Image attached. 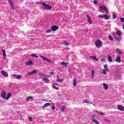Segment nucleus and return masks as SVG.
<instances>
[{
    "label": "nucleus",
    "mask_w": 124,
    "mask_h": 124,
    "mask_svg": "<svg viewBox=\"0 0 124 124\" xmlns=\"http://www.w3.org/2000/svg\"><path fill=\"white\" fill-rule=\"evenodd\" d=\"M40 4L44 5V9H45L46 10H51V9H52V6L49 4H46V3L43 2H41Z\"/></svg>",
    "instance_id": "1"
},
{
    "label": "nucleus",
    "mask_w": 124,
    "mask_h": 124,
    "mask_svg": "<svg viewBox=\"0 0 124 124\" xmlns=\"http://www.w3.org/2000/svg\"><path fill=\"white\" fill-rule=\"evenodd\" d=\"M100 11L102 12V13H106V14H107L108 12V9L106 6H102L100 7Z\"/></svg>",
    "instance_id": "2"
},
{
    "label": "nucleus",
    "mask_w": 124,
    "mask_h": 124,
    "mask_svg": "<svg viewBox=\"0 0 124 124\" xmlns=\"http://www.w3.org/2000/svg\"><path fill=\"white\" fill-rule=\"evenodd\" d=\"M104 68L102 70L101 73L104 75H107V71H109V69L108 68V65L105 64L104 65Z\"/></svg>",
    "instance_id": "3"
},
{
    "label": "nucleus",
    "mask_w": 124,
    "mask_h": 124,
    "mask_svg": "<svg viewBox=\"0 0 124 124\" xmlns=\"http://www.w3.org/2000/svg\"><path fill=\"white\" fill-rule=\"evenodd\" d=\"M95 44L97 48H100L102 46V42L98 40L95 42Z\"/></svg>",
    "instance_id": "4"
},
{
    "label": "nucleus",
    "mask_w": 124,
    "mask_h": 124,
    "mask_svg": "<svg viewBox=\"0 0 124 124\" xmlns=\"http://www.w3.org/2000/svg\"><path fill=\"white\" fill-rule=\"evenodd\" d=\"M13 77H14L16 79H17V80H20V79H22L23 78L21 75H16L15 74H13Z\"/></svg>",
    "instance_id": "5"
},
{
    "label": "nucleus",
    "mask_w": 124,
    "mask_h": 124,
    "mask_svg": "<svg viewBox=\"0 0 124 124\" xmlns=\"http://www.w3.org/2000/svg\"><path fill=\"white\" fill-rule=\"evenodd\" d=\"M1 74H2L4 77H8V73L5 71H1Z\"/></svg>",
    "instance_id": "6"
},
{
    "label": "nucleus",
    "mask_w": 124,
    "mask_h": 124,
    "mask_svg": "<svg viewBox=\"0 0 124 124\" xmlns=\"http://www.w3.org/2000/svg\"><path fill=\"white\" fill-rule=\"evenodd\" d=\"M87 21L88 22V24L89 25H92V18H91L90 16H89V15H87Z\"/></svg>",
    "instance_id": "7"
},
{
    "label": "nucleus",
    "mask_w": 124,
    "mask_h": 124,
    "mask_svg": "<svg viewBox=\"0 0 124 124\" xmlns=\"http://www.w3.org/2000/svg\"><path fill=\"white\" fill-rule=\"evenodd\" d=\"M117 108L120 111H124V107L123 106V105H118L117 106Z\"/></svg>",
    "instance_id": "8"
},
{
    "label": "nucleus",
    "mask_w": 124,
    "mask_h": 124,
    "mask_svg": "<svg viewBox=\"0 0 124 124\" xmlns=\"http://www.w3.org/2000/svg\"><path fill=\"white\" fill-rule=\"evenodd\" d=\"M59 30V27L57 26H53L51 27V31H56Z\"/></svg>",
    "instance_id": "9"
},
{
    "label": "nucleus",
    "mask_w": 124,
    "mask_h": 124,
    "mask_svg": "<svg viewBox=\"0 0 124 124\" xmlns=\"http://www.w3.org/2000/svg\"><path fill=\"white\" fill-rule=\"evenodd\" d=\"M9 3L12 9H15V8L14 7V3H13L11 0H9Z\"/></svg>",
    "instance_id": "10"
},
{
    "label": "nucleus",
    "mask_w": 124,
    "mask_h": 124,
    "mask_svg": "<svg viewBox=\"0 0 124 124\" xmlns=\"http://www.w3.org/2000/svg\"><path fill=\"white\" fill-rule=\"evenodd\" d=\"M40 56L42 58V59H43V61H46V62H49L50 63L52 62L50 60V59H48L47 58L44 57L42 56Z\"/></svg>",
    "instance_id": "11"
},
{
    "label": "nucleus",
    "mask_w": 124,
    "mask_h": 124,
    "mask_svg": "<svg viewBox=\"0 0 124 124\" xmlns=\"http://www.w3.org/2000/svg\"><path fill=\"white\" fill-rule=\"evenodd\" d=\"M26 65L30 66V65H32L33 64V62L31 60L29 61V62H25Z\"/></svg>",
    "instance_id": "12"
},
{
    "label": "nucleus",
    "mask_w": 124,
    "mask_h": 124,
    "mask_svg": "<svg viewBox=\"0 0 124 124\" xmlns=\"http://www.w3.org/2000/svg\"><path fill=\"white\" fill-rule=\"evenodd\" d=\"M1 96L4 99H6V92H2L1 94Z\"/></svg>",
    "instance_id": "13"
},
{
    "label": "nucleus",
    "mask_w": 124,
    "mask_h": 124,
    "mask_svg": "<svg viewBox=\"0 0 124 124\" xmlns=\"http://www.w3.org/2000/svg\"><path fill=\"white\" fill-rule=\"evenodd\" d=\"M103 87L104 89V90H105L106 91H107V90H108V85H107V84L105 83H104L103 84Z\"/></svg>",
    "instance_id": "14"
},
{
    "label": "nucleus",
    "mask_w": 124,
    "mask_h": 124,
    "mask_svg": "<svg viewBox=\"0 0 124 124\" xmlns=\"http://www.w3.org/2000/svg\"><path fill=\"white\" fill-rule=\"evenodd\" d=\"M2 52H3V59L4 60H5L6 59V54L5 53V50L4 49H1Z\"/></svg>",
    "instance_id": "15"
},
{
    "label": "nucleus",
    "mask_w": 124,
    "mask_h": 124,
    "mask_svg": "<svg viewBox=\"0 0 124 124\" xmlns=\"http://www.w3.org/2000/svg\"><path fill=\"white\" fill-rule=\"evenodd\" d=\"M63 79H60V77L59 76H57V82H59V83H62V82H63Z\"/></svg>",
    "instance_id": "16"
},
{
    "label": "nucleus",
    "mask_w": 124,
    "mask_h": 124,
    "mask_svg": "<svg viewBox=\"0 0 124 124\" xmlns=\"http://www.w3.org/2000/svg\"><path fill=\"white\" fill-rule=\"evenodd\" d=\"M43 81H44V82H45V83H46V84H49V83L50 82V81L49 80V79H48V78H43Z\"/></svg>",
    "instance_id": "17"
},
{
    "label": "nucleus",
    "mask_w": 124,
    "mask_h": 124,
    "mask_svg": "<svg viewBox=\"0 0 124 124\" xmlns=\"http://www.w3.org/2000/svg\"><path fill=\"white\" fill-rule=\"evenodd\" d=\"M37 73V71L33 70L32 72L28 73V75H31L32 74H35V73Z\"/></svg>",
    "instance_id": "18"
},
{
    "label": "nucleus",
    "mask_w": 124,
    "mask_h": 124,
    "mask_svg": "<svg viewBox=\"0 0 124 124\" xmlns=\"http://www.w3.org/2000/svg\"><path fill=\"white\" fill-rule=\"evenodd\" d=\"M90 58L92 60H93L94 61H96V62H98V59H97L96 57L95 56H91Z\"/></svg>",
    "instance_id": "19"
},
{
    "label": "nucleus",
    "mask_w": 124,
    "mask_h": 124,
    "mask_svg": "<svg viewBox=\"0 0 124 124\" xmlns=\"http://www.w3.org/2000/svg\"><path fill=\"white\" fill-rule=\"evenodd\" d=\"M41 75V78L42 80H43V78H46V77H51V76H46L45 75L42 74Z\"/></svg>",
    "instance_id": "20"
},
{
    "label": "nucleus",
    "mask_w": 124,
    "mask_h": 124,
    "mask_svg": "<svg viewBox=\"0 0 124 124\" xmlns=\"http://www.w3.org/2000/svg\"><path fill=\"white\" fill-rule=\"evenodd\" d=\"M95 72V71L94 70H92L91 72V75H92V79L93 78V77L94 76V73Z\"/></svg>",
    "instance_id": "21"
},
{
    "label": "nucleus",
    "mask_w": 124,
    "mask_h": 124,
    "mask_svg": "<svg viewBox=\"0 0 124 124\" xmlns=\"http://www.w3.org/2000/svg\"><path fill=\"white\" fill-rule=\"evenodd\" d=\"M10 96H11V93H8L7 94V97H6V100H8V99H9V98H10Z\"/></svg>",
    "instance_id": "22"
},
{
    "label": "nucleus",
    "mask_w": 124,
    "mask_h": 124,
    "mask_svg": "<svg viewBox=\"0 0 124 124\" xmlns=\"http://www.w3.org/2000/svg\"><path fill=\"white\" fill-rule=\"evenodd\" d=\"M50 105H51V104H50L49 103H46L44 105L43 107V109L47 107V106H49Z\"/></svg>",
    "instance_id": "23"
},
{
    "label": "nucleus",
    "mask_w": 124,
    "mask_h": 124,
    "mask_svg": "<svg viewBox=\"0 0 124 124\" xmlns=\"http://www.w3.org/2000/svg\"><path fill=\"white\" fill-rule=\"evenodd\" d=\"M95 113H97V114H99V115H101V116H104L105 115L103 112H100V111H98L97 110H95Z\"/></svg>",
    "instance_id": "24"
},
{
    "label": "nucleus",
    "mask_w": 124,
    "mask_h": 124,
    "mask_svg": "<svg viewBox=\"0 0 124 124\" xmlns=\"http://www.w3.org/2000/svg\"><path fill=\"white\" fill-rule=\"evenodd\" d=\"M104 19H105V20H108L109 19V16L107 15V14H106V15L104 14Z\"/></svg>",
    "instance_id": "25"
},
{
    "label": "nucleus",
    "mask_w": 124,
    "mask_h": 124,
    "mask_svg": "<svg viewBox=\"0 0 124 124\" xmlns=\"http://www.w3.org/2000/svg\"><path fill=\"white\" fill-rule=\"evenodd\" d=\"M115 61L117 62H121V58L120 57H117Z\"/></svg>",
    "instance_id": "26"
},
{
    "label": "nucleus",
    "mask_w": 124,
    "mask_h": 124,
    "mask_svg": "<svg viewBox=\"0 0 124 124\" xmlns=\"http://www.w3.org/2000/svg\"><path fill=\"white\" fill-rule=\"evenodd\" d=\"M108 61L109 62H112V57L109 55L108 56Z\"/></svg>",
    "instance_id": "27"
},
{
    "label": "nucleus",
    "mask_w": 124,
    "mask_h": 124,
    "mask_svg": "<svg viewBox=\"0 0 124 124\" xmlns=\"http://www.w3.org/2000/svg\"><path fill=\"white\" fill-rule=\"evenodd\" d=\"M92 121L93 122V123H95L96 124H99V122L95 119H92Z\"/></svg>",
    "instance_id": "28"
},
{
    "label": "nucleus",
    "mask_w": 124,
    "mask_h": 124,
    "mask_svg": "<svg viewBox=\"0 0 124 124\" xmlns=\"http://www.w3.org/2000/svg\"><path fill=\"white\" fill-rule=\"evenodd\" d=\"M29 99H33V97H32L31 96H29L27 97V98H26L27 101H29Z\"/></svg>",
    "instance_id": "29"
},
{
    "label": "nucleus",
    "mask_w": 124,
    "mask_h": 124,
    "mask_svg": "<svg viewBox=\"0 0 124 124\" xmlns=\"http://www.w3.org/2000/svg\"><path fill=\"white\" fill-rule=\"evenodd\" d=\"M62 65H64V66H66V65H68V63L65 62H62L61 63Z\"/></svg>",
    "instance_id": "30"
},
{
    "label": "nucleus",
    "mask_w": 124,
    "mask_h": 124,
    "mask_svg": "<svg viewBox=\"0 0 124 124\" xmlns=\"http://www.w3.org/2000/svg\"><path fill=\"white\" fill-rule=\"evenodd\" d=\"M83 103H87V104H89L90 103H91V102H90L89 101H88V100L87 99H84L83 101Z\"/></svg>",
    "instance_id": "31"
},
{
    "label": "nucleus",
    "mask_w": 124,
    "mask_h": 124,
    "mask_svg": "<svg viewBox=\"0 0 124 124\" xmlns=\"http://www.w3.org/2000/svg\"><path fill=\"white\" fill-rule=\"evenodd\" d=\"M73 85L74 87H76V86H77L76 79H73Z\"/></svg>",
    "instance_id": "32"
},
{
    "label": "nucleus",
    "mask_w": 124,
    "mask_h": 124,
    "mask_svg": "<svg viewBox=\"0 0 124 124\" xmlns=\"http://www.w3.org/2000/svg\"><path fill=\"white\" fill-rule=\"evenodd\" d=\"M52 87L53 89H54V90H56L57 91H59V90L58 88H57V87H56V86H55L54 85H52Z\"/></svg>",
    "instance_id": "33"
},
{
    "label": "nucleus",
    "mask_w": 124,
    "mask_h": 124,
    "mask_svg": "<svg viewBox=\"0 0 124 124\" xmlns=\"http://www.w3.org/2000/svg\"><path fill=\"white\" fill-rule=\"evenodd\" d=\"M116 52H117L118 53H119V54L120 55H122V52H121V50H120V49L119 48H117L116 49Z\"/></svg>",
    "instance_id": "34"
},
{
    "label": "nucleus",
    "mask_w": 124,
    "mask_h": 124,
    "mask_svg": "<svg viewBox=\"0 0 124 124\" xmlns=\"http://www.w3.org/2000/svg\"><path fill=\"white\" fill-rule=\"evenodd\" d=\"M116 34L117 35H118L119 36H121V31H117V32H116Z\"/></svg>",
    "instance_id": "35"
},
{
    "label": "nucleus",
    "mask_w": 124,
    "mask_h": 124,
    "mask_svg": "<svg viewBox=\"0 0 124 124\" xmlns=\"http://www.w3.org/2000/svg\"><path fill=\"white\" fill-rule=\"evenodd\" d=\"M64 109H65V106H63L61 108V111L63 112L64 111Z\"/></svg>",
    "instance_id": "36"
},
{
    "label": "nucleus",
    "mask_w": 124,
    "mask_h": 124,
    "mask_svg": "<svg viewBox=\"0 0 124 124\" xmlns=\"http://www.w3.org/2000/svg\"><path fill=\"white\" fill-rule=\"evenodd\" d=\"M31 57H33V58H38V56L37 55H34L33 54H31Z\"/></svg>",
    "instance_id": "37"
},
{
    "label": "nucleus",
    "mask_w": 124,
    "mask_h": 124,
    "mask_svg": "<svg viewBox=\"0 0 124 124\" xmlns=\"http://www.w3.org/2000/svg\"><path fill=\"white\" fill-rule=\"evenodd\" d=\"M104 121H105L106 123H111V121L108 119H104Z\"/></svg>",
    "instance_id": "38"
},
{
    "label": "nucleus",
    "mask_w": 124,
    "mask_h": 124,
    "mask_svg": "<svg viewBox=\"0 0 124 124\" xmlns=\"http://www.w3.org/2000/svg\"><path fill=\"white\" fill-rule=\"evenodd\" d=\"M64 45H65V46H69V43H68V42H65L64 43Z\"/></svg>",
    "instance_id": "39"
},
{
    "label": "nucleus",
    "mask_w": 124,
    "mask_h": 124,
    "mask_svg": "<svg viewBox=\"0 0 124 124\" xmlns=\"http://www.w3.org/2000/svg\"><path fill=\"white\" fill-rule=\"evenodd\" d=\"M51 31L52 30H51V29L47 30L46 31V32H47V33H50V32H51Z\"/></svg>",
    "instance_id": "40"
},
{
    "label": "nucleus",
    "mask_w": 124,
    "mask_h": 124,
    "mask_svg": "<svg viewBox=\"0 0 124 124\" xmlns=\"http://www.w3.org/2000/svg\"><path fill=\"white\" fill-rule=\"evenodd\" d=\"M109 40H111V41H113L114 40V39H113V37H111V35H109Z\"/></svg>",
    "instance_id": "41"
},
{
    "label": "nucleus",
    "mask_w": 124,
    "mask_h": 124,
    "mask_svg": "<svg viewBox=\"0 0 124 124\" xmlns=\"http://www.w3.org/2000/svg\"><path fill=\"white\" fill-rule=\"evenodd\" d=\"M120 20H121V22H122L123 23H124V17H121V18H120Z\"/></svg>",
    "instance_id": "42"
},
{
    "label": "nucleus",
    "mask_w": 124,
    "mask_h": 124,
    "mask_svg": "<svg viewBox=\"0 0 124 124\" xmlns=\"http://www.w3.org/2000/svg\"><path fill=\"white\" fill-rule=\"evenodd\" d=\"M98 17H99V18H104V15H99Z\"/></svg>",
    "instance_id": "43"
},
{
    "label": "nucleus",
    "mask_w": 124,
    "mask_h": 124,
    "mask_svg": "<svg viewBox=\"0 0 124 124\" xmlns=\"http://www.w3.org/2000/svg\"><path fill=\"white\" fill-rule=\"evenodd\" d=\"M117 18V16H115V15H113V19H116Z\"/></svg>",
    "instance_id": "44"
},
{
    "label": "nucleus",
    "mask_w": 124,
    "mask_h": 124,
    "mask_svg": "<svg viewBox=\"0 0 124 124\" xmlns=\"http://www.w3.org/2000/svg\"><path fill=\"white\" fill-rule=\"evenodd\" d=\"M95 116L94 115L92 116V120H93V119H95Z\"/></svg>",
    "instance_id": "45"
},
{
    "label": "nucleus",
    "mask_w": 124,
    "mask_h": 124,
    "mask_svg": "<svg viewBox=\"0 0 124 124\" xmlns=\"http://www.w3.org/2000/svg\"><path fill=\"white\" fill-rule=\"evenodd\" d=\"M93 3H94V4H96V3H97V1H96V0H94V1H93Z\"/></svg>",
    "instance_id": "46"
},
{
    "label": "nucleus",
    "mask_w": 124,
    "mask_h": 124,
    "mask_svg": "<svg viewBox=\"0 0 124 124\" xmlns=\"http://www.w3.org/2000/svg\"><path fill=\"white\" fill-rule=\"evenodd\" d=\"M44 101H46V102H52V101H51V100L48 101V100H44Z\"/></svg>",
    "instance_id": "47"
},
{
    "label": "nucleus",
    "mask_w": 124,
    "mask_h": 124,
    "mask_svg": "<svg viewBox=\"0 0 124 124\" xmlns=\"http://www.w3.org/2000/svg\"><path fill=\"white\" fill-rule=\"evenodd\" d=\"M29 120L31 122H32V118L31 117H29Z\"/></svg>",
    "instance_id": "48"
},
{
    "label": "nucleus",
    "mask_w": 124,
    "mask_h": 124,
    "mask_svg": "<svg viewBox=\"0 0 124 124\" xmlns=\"http://www.w3.org/2000/svg\"><path fill=\"white\" fill-rule=\"evenodd\" d=\"M55 106L51 107V108L52 109V110H55Z\"/></svg>",
    "instance_id": "49"
},
{
    "label": "nucleus",
    "mask_w": 124,
    "mask_h": 124,
    "mask_svg": "<svg viewBox=\"0 0 124 124\" xmlns=\"http://www.w3.org/2000/svg\"><path fill=\"white\" fill-rule=\"evenodd\" d=\"M52 85H54V86H58V83H54Z\"/></svg>",
    "instance_id": "50"
},
{
    "label": "nucleus",
    "mask_w": 124,
    "mask_h": 124,
    "mask_svg": "<svg viewBox=\"0 0 124 124\" xmlns=\"http://www.w3.org/2000/svg\"><path fill=\"white\" fill-rule=\"evenodd\" d=\"M53 74H54V72H51L50 73V75H53Z\"/></svg>",
    "instance_id": "51"
},
{
    "label": "nucleus",
    "mask_w": 124,
    "mask_h": 124,
    "mask_svg": "<svg viewBox=\"0 0 124 124\" xmlns=\"http://www.w3.org/2000/svg\"><path fill=\"white\" fill-rule=\"evenodd\" d=\"M68 71H69V73H70V72H71V70L69 69V70H68Z\"/></svg>",
    "instance_id": "52"
},
{
    "label": "nucleus",
    "mask_w": 124,
    "mask_h": 124,
    "mask_svg": "<svg viewBox=\"0 0 124 124\" xmlns=\"http://www.w3.org/2000/svg\"><path fill=\"white\" fill-rule=\"evenodd\" d=\"M36 3L37 4H41L40 3H39V2H36Z\"/></svg>",
    "instance_id": "53"
},
{
    "label": "nucleus",
    "mask_w": 124,
    "mask_h": 124,
    "mask_svg": "<svg viewBox=\"0 0 124 124\" xmlns=\"http://www.w3.org/2000/svg\"><path fill=\"white\" fill-rule=\"evenodd\" d=\"M102 62H105V59H102Z\"/></svg>",
    "instance_id": "54"
},
{
    "label": "nucleus",
    "mask_w": 124,
    "mask_h": 124,
    "mask_svg": "<svg viewBox=\"0 0 124 124\" xmlns=\"http://www.w3.org/2000/svg\"><path fill=\"white\" fill-rule=\"evenodd\" d=\"M120 40H121V38L119 40H118V41H120Z\"/></svg>",
    "instance_id": "55"
},
{
    "label": "nucleus",
    "mask_w": 124,
    "mask_h": 124,
    "mask_svg": "<svg viewBox=\"0 0 124 124\" xmlns=\"http://www.w3.org/2000/svg\"><path fill=\"white\" fill-rule=\"evenodd\" d=\"M93 106H95V105L93 104Z\"/></svg>",
    "instance_id": "56"
}]
</instances>
